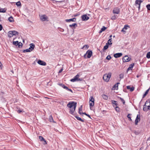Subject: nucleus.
<instances>
[{"label":"nucleus","mask_w":150,"mask_h":150,"mask_svg":"<svg viewBox=\"0 0 150 150\" xmlns=\"http://www.w3.org/2000/svg\"><path fill=\"white\" fill-rule=\"evenodd\" d=\"M63 69H61L59 71V73H61L62 71H63Z\"/></svg>","instance_id":"obj_56"},{"label":"nucleus","mask_w":150,"mask_h":150,"mask_svg":"<svg viewBox=\"0 0 150 150\" xmlns=\"http://www.w3.org/2000/svg\"><path fill=\"white\" fill-rule=\"evenodd\" d=\"M120 12V8L119 7L115 8L113 10V13L114 14H118Z\"/></svg>","instance_id":"obj_7"},{"label":"nucleus","mask_w":150,"mask_h":150,"mask_svg":"<svg viewBox=\"0 0 150 150\" xmlns=\"http://www.w3.org/2000/svg\"><path fill=\"white\" fill-rule=\"evenodd\" d=\"M137 78H138V77H139V76L138 75H137Z\"/></svg>","instance_id":"obj_63"},{"label":"nucleus","mask_w":150,"mask_h":150,"mask_svg":"<svg viewBox=\"0 0 150 150\" xmlns=\"http://www.w3.org/2000/svg\"><path fill=\"white\" fill-rule=\"evenodd\" d=\"M115 110L117 112H119V111H120V108H119V107H118L117 106H116L115 108Z\"/></svg>","instance_id":"obj_47"},{"label":"nucleus","mask_w":150,"mask_h":150,"mask_svg":"<svg viewBox=\"0 0 150 150\" xmlns=\"http://www.w3.org/2000/svg\"><path fill=\"white\" fill-rule=\"evenodd\" d=\"M65 89L66 90L68 91H70L72 93L73 92L72 91L71 89H69L67 86L66 87Z\"/></svg>","instance_id":"obj_48"},{"label":"nucleus","mask_w":150,"mask_h":150,"mask_svg":"<svg viewBox=\"0 0 150 150\" xmlns=\"http://www.w3.org/2000/svg\"><path fill=\"white\" fill-rule=\"evenodd\" d=\"M140 120V116L139 115H137L135 120V124L137 125L139 121Z\"/></svg>","instance_id":"obj_12"},{"label":"nucleus","mask_w":150,"mask_h":150,"mask_svg":"<svg viewBox=\"0 0 150 150\" xmlns=\"http://www.w3.org/2000/svg\"><path fill=\"white\" fill-rule=\"evenodd\" d=\"M112 103L113 104H115L116 106L118 105L117 103H116L117 101H116L112 100Z\"/></svg>","instance_id":"obj_39"},{"label":"nucleus","mask_w":150,"mask_h":150,"mask_svg":"<svg viewBox=\"0 0 150 150\" xmlns=\"http://www.w3.org/2000/svg\"><path fill=\"white\" fill-rule=\"evenodd\" d=\"M130 59L131 58H129L127 55L125 56L122 58L123 62H129Z\"/></svg>","instance_id":"obj_8"},{"label":"nucleus","mask_w":150,"mask_h":150,"mask_svg":"<svg viewBox=\"0 0 150 150\" xmlns=\"http://www.w3.org/2000/svg\"><path fill=\"white\" fill-rule=\"evenodd\" d=\"M82 105H81L80 107L79 108V113L81 115L82 114V112H81V111H82Z\"/></svg>","instance_id":"obj_23"},{"label":"nucleus","mask_w":150,"mask_h":150,"mask_svg":"<svg viewBox=\"0 0 150 150\" xmlns=\"http://www.w3.org/2000/svg\"><path fill=\"white\" fill-rule=\"evenodd\" d=\"M76 106V103L73 101L69 102L67 105V107L70 108L69 113L73 114L74 113Z\"/></svg>","instance_id":"obj_1"},{"label":"nucleus","mask_w":150,"mask_h":150,"mask_svg":"<svg viewBox=\"0 0 150 150\" xmlns=\"http://www.w3.org/2000/svg\"><path fill=\"white\" fill-rule=\"evenodd\" d=\"M17 45H18V47L20 48L22 47L23 45L21 42H18Z\"/></svg>","instance_id":"obj_33"},{"label":"nucleus","mask_w":150,"mask_h":150,"mask_svg":"<svg viewBox=\"0 0 150 150\" xmlns=\"http://www.w3.org/2000/svg\"><path fill=\"white\" fill-rule=\"evenodd\" d=\"M135 4L136 6H137V5H138V8L139 9L140 7V4H139V1L138 0H136L135 1Z\"/></svg>","instance_id":"obj_19"},{"label":"nucleus","mask_w":150,"mask_h":150,"mask_svg":"<svg viewBox=\"0 0 150 150\" xmlns=\"http://www.w3.org/2000/svg\"><path fill=\"white\" fill-rule=\"evenodd\" d=\"M13 33H12V31H10L8 33V36L9 38H11L13 36Z\"/></svg>","instance_id":"obj_17"},{"label":"nucleus","mask_w":150,"mask_h":150,"mask_svg":"<svg viewBox=\"0 0 150 150\" xmlns=\"http://www.w3.org/2000/svg\"><path fill=\"white\" fill-rule=\"evenodd\" d=\"M76 21V18H72L70 19H66L65 21L67 22H70L71 21L72 22H75Z\"/></svg>","instance_id":"obj_15"},{"label":"nucleus","mask_w":150,"mask_h":150,"mask_svg":"<svg viewBox=\"0 0 150 150\" xmlns=\"http://www.w3.org/2000/svg\"><path fill=\"white\" fill-rule=\"evenodd\" d=\"M23 52L25 53V52H30V51L28 49H26L25 50H23Z\"/></svg>","instance_id":"obj_36"},{"label":"nucleus","mask_w":150,"mask_h":150,"mask_svg":"<svg viewBox=\"0 0 150 150\" xmlns=\"http://www.w3.org/2000/svg\"><path fill=\"white\" fill-rule=\"evenodd\" d=\"M143 110H144V111H147L148 110H149L148 109V107H147V106L144 105V107L143 108Z\"/></svg>","instance_id":"obj_28"},{"label":"nucleus","mask_w":150,"mask_h":150,"mask_svg":"<svg viewBox=\"0 0 150 150\" xmlns=\"http://www.w3.org/2000/svg\"><path fill=\"white\" fill-rule=\"evenodd\" d=\"M21 3L20 1H19L16 3V5L17 6H19L21 5Z\"/></svg>","instance_id":"obj_49"},{"label":"nucleus","mask_w":150,"mask_h":150,"mask_svg":"<svg viewBox=\"0 0 150 150\" xmlns=\"http://www.w3.org/2000/svg\"><path fill=\"white\" fill-rule=\"evenodd\" d=\"M146 57L148 59L150 58V52H148L147 54Z\"/></svg>","instance_id":"obj_40"},{"label":"nucleus","mask_w":150,"mask_h":150,"mask_svg":"<svg viewBox=\"0 0 150 150\" xmlns=\"http://www.w3.org/2000/svg\"><path fill=\"white\" fill-rule=\"evenodd\" d=\"M123 77V74H121L120 75V79H122Z\"/></svg>","instance_id":"obj_53"},{"label":"nucleus","mask_w":150,"mask_h":150,"mask_svg":"<svg viewBox=\"0 0 150 150\" xmlns=\"http://www.w3.org/2000/svg\"><path fill=\"white\" fill-rule=\"evenodd\" d=\"M119 98L120 99L121 101L122 102L123 104L125 103V100L122 98L121 97H119Z\"/></svg>","instance_id":"obj_41"},{"label":"nucleus","mask_w":150,"mask_h":150,"mask_svg":"<svg viewBox=\"0 0 150 150\" xmlns=\"http://www.w3.org/2000/svg\"><path fill=\"white\" fill-rule=\"evenodd\" d=\"M116 16H117L114 15L112 16V17H111V19L112 20H115L117 18Z\"/></svg>","instance_id":"obj_37"},{"label":"nucleus","mask_w":150,"mask_h":150,"mask_svg":"<svg viewBox=\"0 0 150 150\" xmlns=\"http://www.w3.org/2000/svg\"><path fill=\"white\" fill-rule=\"evenodd\" d=\"M82 114H84V115H86L88 117H89L90 118H91V117H90V116L88 115V114H86V113L85 112H82Z\"/></svg>","instance_id":"obj_52"},{"label":"nucleus","mask_w":150,"mask_h":150,"mask_svg":"<svg viewBox=\"0 0 150 150\" xmlns=\"http://www.w3.org/2000/svg\"><path fill=\"white\" fill-rule=\"evenodd\" d=\"M130 27L129 26V25H125L124 26V29H125V30H127L128 28H129Z\"/></svg>","instance_id":"obj_43"},{"label":"nucleus","mask_w":150,"mask_h":150,"mask_svg":"<svg viewBox=\"0 0 150 150\" xmlns=\"http://www.w3.org/2000/svg\"><path fill=\"white\" fill-rule=\"evenodd\" d=\"M59 31L62 32H63L64 31V29L60 28L59 30Z\"/></svg>","instance_id":"obj_54"},{"label":"nucleus","mask_w":150,"mask_h":150,"mask_svg":"<svg viewBox=\"0 0 150 150\" xmlns=\"http://www.w3.org/2000/svg\"><path fill=\"white\" fill-rule=\"evenodd\" d=\"M131 115V114H129L127 115V117L129 119V120L130 121H132V119H131V118L130 117V116Z\"/></svg>","instance_id":"obj_42"},{"label":"nucleus","mask_w":150,"mask_h":150,"mask_svg":"<svg viewBox=\"0 0 150 150\" xmlns=\"http://www.w3.org/2000/svg\"><path fill=\"white\" fill-rule=\"evenodd\" d=\"M102 97L105 100H107L108 99V96L105 95H102Z\"/></svg>","instance_id":"obj_29"},{"label":"nucleus","mask_w":150,"mask_h":150,"mask_svg":"<svg viewBox=\"0 0 150 150\" xmlns=\"http://www.w3.org/2000/svg\"><path fill=\"white\" fill-rule=\"evenodd\" d=\"M2 67V64L0 61V67Z\"/></svg>","instance_id":"obj_60"},{"label":"nucleus","mask_w":150,"mask_h":150,"mask_svg":"<svg viewBox=\"0 0 150 150\" xmlns=\"http://www.w3.org/2000/svg\"><path fill=\"white\" fill-rule=\"evenodd\" d=\"M79 74H77L76 76H75L74 78L71 79L70 80V81L72 82H74L76 81H81L82 80V79L79 78Z\"/></svg>","instance_id":"obj_3"},{"label":"nucleus","mask_w":150,"mask_h":150,"mask_svg":"<svg viewBox=\"0 0 150 150\" xmlns=\"http://www.w3.org/2000/svg\"><path fill=\"white\" fill-rule=\"evenodd\" d=\"M77 24L75 23H74L70 25H69V26L71 28H75L76 27H77Z\"/></svg>","instance_id":"obj_20"},{"label":"nucleus","mask_w":150,"mask_h":150,"mask_svg":"<svg viewBox=\"0 0 150 150\" xmlns=\"http://www.w3.org/2000/svg\"><path fill=\"white\" fill-rule=\"evenodd\" d=\"M59 86H61L63 88H64V89H65L66 87L67 86H65L64 85L62 84H59Z\"/></svg>","instance_id":"obj_45"},{"label":"nucleus","mask_w":150,"mask_h":150,"mask_svg":"<svg viewBox=\"0 0 150 150\" xmlns=\"http://www.w3.org/2000/svg\"><path fill=\"white\" fill-rule=\"evenodd\" d=\"M94 98L93 96H91L90 98L89 104L90 107H93L94 104Z\"/></svg>","instance_id":"obj_4"},{"label":"nucleus","mask_w":150,"mask_h":150,"mask_svg":"<svg viewBox=\"0 0 150 150\" xmlns=\"http://www.w3.org/2000/svg\"><path fill=\"white\" fill-rule=\"evenodd\" d=\"M134 133L136 134V135H138L139 134L140 132L139 131H134Z\"/></svg>","instance_id":"obj_44"},{"label":"nucleus","mask_w":150,"mask_h":150,"mask_svg":"<svg viewBox=\"0 0 150 150\" xmlns=\"http://www.w3.org/2000/svg\"><path fill=\"white\" fill-rule=\"evenodd\" d=\"M134 63L130 65L129 67L127 69V71L128 72V71H129V70H132V69L134 66Z\"/></svg>","instance_id":"obj_18"},{"label":"nucleus","mask_w":150,"mask_h":150,"mask_svg":"<svg viewBox=\"0 0 150 150\" xmlns=\"http://www.w3.org/2000/svg\"><path fill=\"white\" fill-rule=\"evenodd\" d=\"M77 16V15H74V16Z\"/></svg>","instance_id":"obj_64"},{"label":"nucleus","mask_w":150,"mask_h":150,"mask_svg":"<svg viewBox=\"0 0 150 150\" xmlns=\"http://www.w3.org/2000/svg\"><path fill=\"white\" fill-rule=\"evenodd\" d=\"M86 54H87V58H90L92 55V52L91 51L88 50L86 52V53L84 55V56L85 58H86Z\"/></svg>","instance_id":"obj_5"},{"label":"nucleus","mask_w":150,"mask_h":150,"mask_svg":"<svg viewBox=\"0 0 150 150\" xmlns=\"http://www.w3.org/2000/svg\"><path fill=\"white\" fill-rule=\"evenodd\" d=\"M120 84L119 83H117L115 84L113 87V88H114V89H117L118 88V84Z\"/></svg>","instance_id":"obj_25"},{"label":"nucleus","mask_w":150,"mask_h":150,"mask_svg":"<svg viewBox=\"0 0 150 150\" xmlns=\"http://www.w3.org/2000/svg\"><path fill=\"white\" fill-rule=\"evenodd\" d=\"M111 76V73H109L108 74H104L103 79V80L107 82L109 81Z\"/></svg>","instance_id":"obj_2"},{"label":"nucleus","mask_w":150,"mask_h":150,"mask_svg":"<svg viewBox=\"0 0 150 150\" xmlns=\"http://www.w3.org/2000/svg\"><path fill=\"white\" fill-rule=\"evenodd\" d=\"M139 4H141V3L143 2V1H142L141 0H139Z\"/></svg>","instance_id":"obj_58"},{"label":"nucleus","mask_w":150,"mask_h":150,"mask_svg":"<svg viewBox=\"0 0 150 150\" xmlns=\"http://www.w3.org/2000/svg\"><path fill=\"white\" fill-rule=\"evenodd\" d=\"M30 47L28 49H29L31 52L34 49L35 47V45L33 43H31L30 44Z\"/></svg>","instance_id":"obj_13"},{"label":"nucleus","mask_w":150,"mask_h":150,"mask_svg":"<svg viewBox=\"0 0 150 150\" xmlns=\"http://www.w3.org/2000/svg\"><path fill=\"white\" fill-rule=\"evenodd\" d=\"M18 41H14L13 42V45L17 46L18 45Z\"/></svg>","instance_id":"obj_46"},{"label":"nucleus","mask_w":150,"mask_h":150,"mask_svg":"<svg viewBox=\"0 0 150 150\" xmlns=\"http://www.w3.org/2000/svg\"><path fill=\"white\" fill-rule=\"evenodd\" d=\"M127 89L129 90L131 92H132L134 90V88L133 87H130V86H127Z\"/></svg>","instance_id":"obj_21"},{"label":"nucleus","mask_w":150,"mask_h":150,"mask_svg":"<svg viewBox=\"0 0 150 150\" xmlns=\"http://www.w3.org/2000/svg\"><path fill=\"white\" fill-rule=\"evenodd\" d=\"M49 120L50 121V122H54L53 121V118L51 116H50L49 118Z\"/></svg>","instance_id":"obj_35"},{"label":"nucleus","mask_w":150,"mask_h":150,"mask_svg":"<svg viewBox=\"0 0 150 150\" xmlns=\"http://www.w3.org/2000/svg\"><path fill=\"white\" fill-rule=\"evenodd\" d=\"M88 45H85L83 46L82 48V49H88Z\"/></svg>","instance_id":"obj_38"},{"label":"nucleus","mask_w":150,"mask_h":150,"mask_svg":"<svg viewBox=\"0 0 150 150\" xmlns=\"http://www.w3.org/2000/svg\"><path fill=\"white\" fill-rule=\"evenodd\" d=\"M146 7L148 10L150 11V4H148L146 6Z\"/></svg>","instance_id":"obj_50"},{"label":"nucleus","mask_w":150,"mask_h":150,"mask_svg":"<svg viewBox=\"0 0 150 150\" xmlns=\"http://www.w3.org/2000/svg\"><path fill=\"white\" fill-rule=\"evenodd\" d=\"M3 28V27L0 24V31H1Z\"/></svg>","instance_id":"obj_55"},{"label":"nucleus","mask_w":150,"mask_h":150,"mask_svg":"<svg viewBox=\"0 0 150 150\" xmlns=\"http://www.w3.org/2000/svg\"><path fill=\"white\" fill-rule=\"evenodd\" d=\"M111 57L110 56V55H108V56L107 57H106V59L107 60H110V59H111Z\"/></svg>","instance_id":"obj_51"},{"label":"nucleus","mask_w":150,"mask_h":150,"mask_svg":"<svg viewBox=\"0 0 150 150\" xmlns=\"http://www.w3.org/2000/svg\"><path fill=\"white\" fill-rule=\"evenodd\" d=\"M48 17L45 15H42L40 16V19L42 21H48Z\"/></svg>","instance_id":"obj_6"},{"label":"nucleus","mask_w":150,"mask_h":150,"mask_svg":"<svg viewBox=\"0 0 150 150\" xmlns=\"http://www.w3.org/2000/svg\"><path fill=\"white\" fill-rule=\"evenodd\" d=\"M149 89H150V88H149L148 89H147L146 91L145 92V93L143 95V98H144L147 95V94L148 93V92H149Z\"/></svg>","instance_id":"obj_30"},{"label":"nucleus","mask_w":150,"mask_h":150,"mask_svg":"<svg viewBox=\"0 0 150 150\" xmlns=\"http://www.w3.org/2000/svg\"><path fill=\"white\" fill-rule=\"evenodd\" d=\"M82 20L83 21H86L89 19V17L87 15L85 14L81 16Z\"/></svg>","instance_id":"obj_9"},{"label":"nucleus","mask_w":150,"mask_h":150,"mask_svg":"<svg viewBox=\"0 0 150 150\" xmlns=\"http://www.w3.org/2000/svg\"><path fill=\"white\" fill-rule=\"evenodd\" d=\"M37 62L38 64L41 65L45 66L46 65V63L45 62L40 60H38Z\"/></svg>","instance_id":"obj_11"},{"label":"nucleus","mask_w":150,"mask_h":150,"mask_svg":"<svg viewBox=\"0 0 150 150\" xmlns=\"http://www.w3.org/2000/svg\"><path fill=\"white\" fill-rule=\"evenodd\" d=\"M6 10V8H1L0 7V12L1 13H5Z\"/></svg>","instance_id":"obj_22"},{"label":"nucleus","mask_w":150,"mask_h":150,"mask_svg":"<svg viewBox=\"0 0 150 150\" xmlns=\"http://www.w3.org/2000/svg\"><path fill=\"white\" fill-rule=\"evenodd\" d=\"M75 117L79 120L81 121L82 122H84V120H82L81 118L77 116H75Z\"/></svg>","instance_id":"obj_26"},{"label":"nucleus","mask_w":150,"mask_h":150,"mask_svg":"<svg viewBox=\"0 0 150 150\" xmlns=\"http://www.w3.org/2000/svg\"><path fill=\"white\" fill-rule=\"evenodd\" d=\"M112 41L111 38H109V40H108L107 42L106 43V44H107L108 45H112V43L111 42Z\"/></svg>","instance_id":"obj_27"},{"label":"nucleus","mask_w":150,"mask_h":150,"mask_svg":"<svg viewBox=\"0 0 150 150\" xmlns=\"http://www.w3.org/2000/svg\"><path fill=\"white\" fill-rule=\"evenodd\" d=\"M108 45L107 44H106V45L104 47L103 49V50L107 49L108 47Z\"/></svg>","instance_id":"obj_34"},{"label":"nucleus","mask_w":150,"mask_h":150,"mask_svg":"<svg viewBox=\"0 0 150 150\" xmlns=\"http://www.w3.org/2000/svg\"><path fill=\"white\" fill-rule=\"evenodd\" d=\"M12 33H13V35H18L19 34V33L18 32L15 30L12 31Z\"/></svg>","instance_id":"obj_32"},{"label":"nucleus","mask_w":150,"mask_h":150,"mask_svg":"<svg viewBox=\"0 0 150 150\" xmlns=\"http://www.w3.org/2000/svg\"><path fill=\"white\" fill-rule=\"evenodd\" d=\"M112 35H110V36H109V38H111V37H112Z\"/></svg>","instance_id":"obj_61"},{"label":"nucleus","mask_w":150,"mask_h":150,"mask_svg":"<svg viewBox=\"0 0 150 150\" xmlns=\"http://www.w3.org/2000/svg\"><path fill=\"white\" fill-rule=\"evenodd\" d=\"M22 112V111L21 110H18L17 111V112L18 113H21V112Z\"/></svg>","instance_id":"obj_57"},{"label":"nucleus","mask_w":150,"mask_h":150,"mask_svg":"<svg viewBox=\"0 0 150 150\" xmlns=\"http://www.w3.org/2000/svg\"><path fill=\"white\" fill-rule=\"evenodd\" d=\"M148 140H150V137L148 138Z\"/></svg>","instance_id":"obj_62"},{"label":"nucleus","mask_w":150,"mask_h":150,"mask_svg":"<svg viewBox=\"0 0 150 150\" xmlns=\"http://www.w3.org/2000/svg\"><path fill=\"white\" fill-rule=\"evenodd\" d=\"M106 28H107L103 26V27L100 30V31L99 32V33H101L102 32L105 31Z\"/></svg>","instance_id":"obj_24"},{"label":"nucleus","mask_w":150,"mask_h":150,"mask_svg":"<svg viewBox=\"0 0 150 150\" xmlns=\"http://www.w3.org/2000/svg\"><path fill=\"white\" fill-rule=\"evenodd\" d=\"M39 138L40 141L44 142V143H43L44 144H47L46 140L44 139L42 137L40 136L39 137Z\"/></svg>","instance_id":"obj_16"},{"label":"nucleus","mask_w":150,"mask_h":150,"mask_svg":"<svg viewBox=\"0 0 150 150\" xmlns=\"http://www.w3.org/2000/svg\"><path fill=\"white\" fill-rule=\"evenodd\" d=\"M9 21L11 22H13V19L12 16H10L8 18Z\"/></svg>","instance_id":"obj_31"},{"label":"nucleus","mask_w":150,"mask_h":150,"mask_svg":"<svg viewBox=\"0 0 150 150\" xmlns=\"http://www.w3.org/2000/svg\"><path fill=\"white\" fill-rule=\"evenodd\" d=\"M144 105L147 106L148 107L149 110H150V100H146Z\"/></svg>","instance_id":"obj_10"},{"label":"nucleus","mask_w":150,"mask_h":150,"mask_svg":"<svg viewBox=\"0 0 150 150\" xmlns=\"http://www.w3.org/2000/svg\"><path fill=\"white\" fill-rule=\"evenodd\" d=\"M122 54L121 53H117L114 54V56L115 58H117L121 57L122 55Z\"/></svg>","instance_id":"obj_14"},{"label":"nucleus","mask_w":150,"mask_h":150,"mask_svg":"<svg viewBox=\"0 0 150 150\" xmlns=\"http://www.w3.org/2000/svg\"><path fill=\"white\" fill-rule=\"evenodd\" d=\"M125 30H125V29H124V28H123L122 29V30H121V31H122V32H125Z\"/></svg>","instance_id":"obj_59"}]
</instances>
